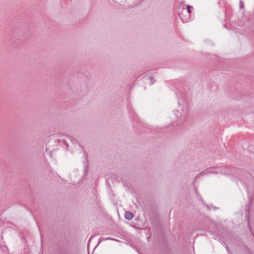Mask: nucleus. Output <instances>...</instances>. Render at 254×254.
Here are the masks:
<instances>
[{"label": "nucleus", "instance_id": "f257e3e1", "mask_svg": "<svg viewBox=\"0 0 254 254\" xmlns=\"http://www.w3.org/2000/svg\"><path fill=\"white\" fill-rule=\"evenodd\" d=\"M125 217L127 219L130 220L133 217V214L129 211H126L125 213Z\"/></svg>", "mask_w": 254, "mask_h": 254}, {"label": "nucleus", "instance_id": "f03ea898", "mask_svg": "<svg viewBox=\"0 0 254 254\" xmlns=\"http://www.w3.org/2000/svg\"><path fill=\"white\" fill-rule=\"evenodd\" d=\"M192 8V7L191 6H188L187 9H188V11L189 13L191 12V10H190V8Z\"/></svg>", "mask_w": 254, "mask_h": 254}]
</instances>
